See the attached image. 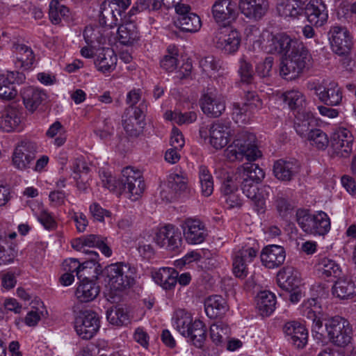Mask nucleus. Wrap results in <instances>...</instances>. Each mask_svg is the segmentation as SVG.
I'll return each mask as SVG.
<instances>
[{
  "instance_id": "nucleus-47",
  "label": "nucleus",
  "mask_w": 356,
  "mask_h": 356,
  "mask_svg": "<svg viewBox=\"0 0 356 356\" xmlns=\"http://www.w3.org/2000/svg\"><path fill=\"white\" fill-rule=\"evenodd\" d=\"M13 49L18 54L17 60L21 67L29 68L34 62V54L32 49L23 44H14Z\"/></svg>"
},
{
  "instance_id": "nucleus-23",
  "label": "nucleus",
  "mask_w": 356,
  "mask_h": 356,
  "mask_svg": "<svg viewBox=\"0 0 356 356\" xmlns=\"http://www.w3.org/2000/svg\"><path fill=\"white\" fill-rule=\"evenodd\" d=\"M262 264L268 268H274L281 266L286 258V252L283 247L270 245L265 247L261 253Z\"/></svg>"
},
{
  "instance_id": "nucleus-26",
  "label": "nucleus",
  "mask_w": 356,
  "mask_h": 356,
  "mask_svg": "<svg viewBox=\"0 0 356 356\" xmlns=\"http://www.w3.org/2000/svg\"><path fill=\"white\" fill-rule=\"evenodd\" d=\"M21 95L25 108L31 113L47 99L44 90L31 86L24 88Z\"/></svg>"
},
{
  "instance_id": "nucleus-18",
  "label": "nucleus",
  "mask_w": 356,
  "mask_h": 356,
  "mask_svg": "<svg viewBox=\"0 0 356 356\" xmlns=\"http://www.w3.org/2000/svg\"><path fill=\"white\" fill-rule=\"evenodd\" d=\"M147 108L144 101L140 102L138 106L134 108L133 114L122 120L124 129L129 136L137 137L143 132Z\"/></svg>"
},
{
  "instance_id": "nucleus-58",
  "label": "nucleus",
  "mask_w": 356,
  "mask_h": 356,
  "mask_svg": "<svg viewBox=\"0 0 356 356\" xmlns=\"http://www.w3.org/2000/svg\"><path fill=\"white\" fill-rule=\"evenodd\" d=\"M257 252L258 250L252 247H243L236 253L235 257L248 264L252 262L257 257Z\"/></svg>"
},
{
  "instance_id": "nucleus-57",
  "label": "nucleus",
  "mask_w": 356,
  "mask_h": 356,
  "mask_svg": "<svg viewBox=\"0 0 356 356\" xmlns=\"http://www.w3.org/2000/svg\"><path fill=\"white\" fill-rule=\"evenodd\" d=\"M114 128L113 123L110 119H105L103 122V127H100L95 131V133L102 140H109L113 134Z\"/></svg>"
},
{
  "instance_id": "nucleus-45",
  "label": "nucleus",
  "mask_w": 356,
  "mask_h": 356,
  "mask_svg": "<svg viewBox=\"0 0 356 356\" xmlns=\"http://www.w3.org/2000/svg\"><path fill=\"white\" fill-rule=\"evenodd\" d=\"M276 305V297L270 291H261L257 297V308L259 312H274Z\"/></svg>"
},
{
  "instance_id": "nucleus-13",
  "label": "nucleus",
  "mask_w": 356,
  "mask_h": 356,
  "mask_svg": "<svg viewBox=\"0 0 356 356\" xmlns=\"http://www.w3.org/2000/svg\"><path fill=\"white\" fill-rule=\"evenodd\" d=\"M328 36L333 52L339 56L349 53L353 41L346 28L339 26H332L328 32Z\"/></svg>"
},
{
  "instance_id": "nucleus-42",
  "label": "nucleus",
  "mask_w": 356,
  "mask_h": 356,
  "mask_svg": "<svg viewBox=\"0 0 356 356\" xmlns=\"http://www.w3.org/2000/svg\"><path fill=\"white\" fill-rule=\"evenodd\" d=\"M175 24L182 31L185 32H196L201 27L199 16L193 13L186 16L178 17Z\"/></svg>"
},
{
  "instance_id": "nucleus-46",
  "label": "nucleus",
  "mask_w": 356,
  "mask_h": 356,
  "mask_svg": "<svg viewBox=\"0 0 356 356\" xmlns=\"http://www.w3.org/2000/svg\"><path fill=\"white\" fill-rule=\"evenodd\" d=\"M49 7V19L54 24H60L62 18L69 13V8L58 0H51Z\"/></svg>"
},
{
  "instance_id": "nucleus-36",
  "label": "nucleus",
  "mask_w": 356,
  "mask_h": 356,
  "mask_svg": "<svg viewBox=\"0 0 356 356\" xmlns=\"http://www.w3.org/2000/svg\"><path fill=\"white\" fill-rule=\"evenodd\" d=\"M21 122V112L17 108L10 106L2 117L1 125L5 131L10 132L17 129Z\"/></svg>"
},
{
  "instance_id": "nucleus-43",
  "label": "nucleus",
  "mask_w": 356,
  "mask_h": 356,
  "mask_svg": "<svg viewBox=\"0 0 356 356\" xmlns=\"http://www.w3.org/2000/svg\"><path fill=\"white\" fill-rule=\"evenodd\" d=\"M277 11L281 16L285 17L296 18L305 13L306 6L299 5L297 3H292L280 0L277 4Z\"/></svg>"
},
{
  "instance_id": "nucleus-37",
  "label": "nucleus",
  "mask_w": 356,
  "mask_h": 356,
  "mask_svg": "<svg viewBox=\"0 0 356 356\" xmlns=\"http://www.w3.org/2000/svg\"><path fill=\"white\" fill-rule=\"evenodd\" d=\"M314 119L307 113H299L296 117L294 127L296 133L302 138H307L310 132L314 130Z\"/></svg>"
},
{
  "instance_id": "nucleus-9",
  "label": "nucleus",
  "mask_w": 356,
  "mask_h": 356,
  "mask_svg": "<svg viewBox=\"0 0 356 356\" xmlns=\"http://www.w3.org/2000/svg\"><path fill=\"white\" fill-rule=\"evenodd\" d=\"M120 183L129 194V199L131 201L138 200L145 187L141 172L134 170L131 166H127L122 170Z\"/></svg>"
},
{
  "instance_id": "nucleus-20",
  "label": "nucleus",
  "mask_w": 356,
  "mask_h": 356,
  "mask_svg": "<svg viewBox=\"0 0 356 356\" xmlns=\"http://www.w3.org/2000/svg\"><path fill=\"white\" fill-rule=\"evenodd\" d=\"M181 227L186 242L189 244L202 243L207 236V231L202 222L198 219L187 218Z\"/></svg>"
},
{
  "instance_id": "nucleus-28",
  "label": "nucleus",
  "mask_w": 356,
  "mask_h": 356,
  "mask_svg": "<svg viewBox=\"0 0 356 356\" xmlns=\"http://www.w3.org/2000/svg\"><path fill=\"white\" fill-rule=\"evenodd\" d=\"M277 282L281 288L291 292L298 288L301 280L299 273L293 267L287 266L278 272Z\"/></svg>"
},
{
  "instance_id": "nucleus-21",
  "label": "nucleus",
  "mask_w": 356,
  "mask_h": 356,
  "mask_svg": "<svg viewBox=\"0 0 356 356\" xmlns=\"http://www.w3.org/2000/svg\"><path fill=\"white\" fill-rule=\"evenodd\" d=\"M238 8L246 18L257 22L266 15L269 2L268 0H239Z\"/></svg>"
},
{
  "instance_id": "nucleus-2",
  "label": "nucleus",
  "mask_w": 356,
  "mask_h": 356,
  "mask_svg": "<svg viewBox=\"0 0 356 356\" xmlns=\"http://www.w3.org/2000/svg\"><path fill=\"white\" fill-rule=\"evenodd\" d=\"M255 142L254 134L245 131L239 132L226 148L224 155L231 162L241 161L244 158L250 161H255L261 156Z\"/></svg>"
},
{
  "instance_id": "nucleus-48",
  "label": "nucleus",
  "mask_w": 356,
  "mask_h": 356,
  "mask_svg": "<svg viewBox=\"0 0 356 356\" xmlns=\"http://www.w3.org/2000/svg\"><path fill=\"white\" fill-rule=\"evenodd\" d=\"M201 191L203 195L210 196L213 191V179L207 168L201 165L198 171Z\"/></svg>"
},
{
  "instance_id": "nucleus-35",
  "label": "nucleus",
  "mask_w": 356,
  "mask_h": 356,
  "mask_svg": "<svg viewBox=\"0 0 356 356\" xmlns=\"http://www.w3.org/2000/svg\"><path fill=\"white\" fill-rule=\"evenodd\" d=\"M231 336L229 325L222 321H218L210 326V337L216 346H225Z\"/></svg>"
},
{
  "instance_id": "nucleus-29",
  "label": "nucleus",
  "mask_w": 356,
  "mask_h": 356,
  "mask_svg": "<svg viewBox=\"0 0 356 356\" xmlns=\"http://www.w3.org/2000/svg\"><path fill=\"white\" fill-rule=\"evenodd\" d=\"M122 11L115 9L113 5L104 1L100 6L99 21L102 26H108L110 29L118 24L121 21Z\"/></svg>"
},
{
  "instance_id": "nucleus-64",
  "label": "nucleus",
  "mask_w": 356,
  "mask_h": 356,
  "mask_svg": "<svg viewBox=\"0 0 356 356\" xmlns=\"http://www.w3.org/2000/svg\"><path fill=\"white\" fill-rule=\"evenodd\" d=\"M233 273L236 277L243 279L248 275L247 264L234 257L233 261Z\"/></svg>"
},
{
  "instance_id": "nucleus-14",
  "label": "nucleus",
  "mask_w": 356,
  "mask_h": 356,
  "mask_svg": "<svg viewBox=\"0 0 356 356\" xmlns=\"http://www.w3.org/2000/svg\"><path fill=\"white\" fill-rule=\"evenodd\" d=\"M212 14L216 22L226 28L238 16L236 3L231 0H218L212 6Z\"/></svg>"
},
{
  "instance_id": "nucleus-34",
  "label": "nucleus",
  "mask_w": 356,
  "mask_h": 356,
  "mask_svg": "<svg viewBox=\"0 0 356 356\" xmlns=\"http://www.w3.org/2000/svg\"><path fill=\"white\" fill-rule=\"evenodd\" d=\"M237 174L243 179V181L250 180V182H261L264 177V170L257 164L248 163L238 168Z\"/></svg>"
},
{
  "instance_id": "nucleus-50",
  "label": "nucleus",
  "mask_w": 356,
  "mask_h": 356,
  "mask_svg": "<svg viewBox=\"0 0 356 356\" xmlns=\"http://www.w3.org/2000/svg\"><path fill=\"white\" fill-rule=\"evenodd\" d=\"M168 186L175 193L184 192L188 188V178L182 173L170 174L168 179Z\"/></svg>"
},
{
  "instance_id": "nucleus-53",
  "label": "nucleus",
  "mask_w": 356,
  "mask_h": 356,
  "mask_svg": "<svg viewBox=\"0 0 356 356\" xmlns=\"http://www.w3.org/2000/svg\"><path fill=\"white\" fill-rule=\"evenodd\" d=\"M161 8V0H137L135 6L131 9L130 13L134 15V11L139 12L145 10H157Z\"/></svg>"
},
{
  "instance_id": "nucleus-12",
  "label": "nucleus",
  "mask_w": 356,
  "mask_h": 356,
  "mask_svg": "<svg viewBox=\"0 0 356 356\" xmlns=\"http://www.w3.org/2000/svg\"><path fill=\"white\" fill-rule=\"evenodd\" d=\"M307 88L314 90L318 99L326 105L334 106L342 101V91L335 82H330L327 86L315 83H308Z\"/></svg>"
},
{
  "instance_id": "nucleus-32",
  "label": "nucleus",
  "mask_w": 356,
  "mask_h": 356,
  "mask_svg": "<svg viewBox=\"0 0 356 356\" xmlns=\"http://www.w3.org/2000/svg\"><path fill=\"white\" fill-rule=\"evenodd\" d=\"M250 181V180L242 181L241 189L243 194L254 202L257 210L259 211L264 208L267 193H264V188H259L257 183Z\"/></svg>"
},
{
  "instance_id": "nucleus-31",
  "label": "nucleus",
  "mask_w": 356,
  "mask_h": 356,
  "mask_svg": "<svg viewBox=\"0 0 356 356\" xmlns=\"http://www.w3.org/2000/svg\"><path fill=\"white\" fill-rule=\"evenodd\" d=\"M178 272L172 268H161L152 274L154 282L165 290L173 289L177 282Z\"/></svg>"
},
{
  "instance_id": "nucleus-6",
  "label": "nucleus",
  "mask_w": 356,
  "mask_h": 356,
  "mask_svg": "<svg viewBox=\"0 0 356 356\" xmlns=\"http://www.w3.org/2000/svg\"><path fill=\"white\" fill-rule=\"evenodd\" d=\"M325 327L330 341L335 346L345 347L350 342L352 330L346 319L335 316L327 321Z\"/></svg>"
},
{
  "instance_id": "nucleus-51",
  "label": "nucleus",
  "mask_w": 356,
  "mask_h": 356,
  "mask_svg": "<svg viewBox=\"0 0 356 356\" xmlns=\"http://www.w3.org/2000/svg\"><path fill=\"white\" fill-rule=\"evenodd\" d=\"M238 63V72L240 75L241 81L245 83H252L254 74L252 64L245 58V56H243L239 59Z\"/></svg>"
},
{
  "instance_id": "nucleus-10",
  "label": "nucleus",
  "mask_w": 356,
  "mask_h": 356,
  "mask_svg": "<svg viewBox=\"0 0 356 356\" xmlns=\"http://www.w3.org/2000/svg\"><path fill=\"white\" fill-rule=\"evenodd\" d=\"M353 136L352 133L344 127L337 128L330 138V147L332 154L339 156L348 157L353 149Z\"/></svg>"
},
{
  "instance_id": "nucleus-7",
  "label": "nucleus",
  "mask_w": 356,
  "mask_h": 356,
  "mask_svg": "<svg viewBox=\"0 0 356 356\" xmlns=\"http://www.w3.org/2000/svg\"><path fill=\"white\" fill-rule=\"evenodd\" d=\"M200 106L205 115L218 118L225 111V97L214 86H208L201 97Z\"/></svg>"
},
{
  "instance_id": "nucleus-39",
  "label": "nucleus",
  "mask_w": 356,
  "mask_h": 356,
  "mask_svg": "<svg viewBox=\"0 0 356 356\" xmlns=\"http://www.w3.org/2000/svg\"><path fill=\"white\" fill-rule=\"evenodd\" d=\"M99 266L97 260L93 261L90 258L82 263L76 275L79 282H94L95 280H97L99 275L97 269Z\"/></svg>"
},
{
  "instance_id": "nucleus-1",
  "label": "nucleus",
  "mask_w": 356,
  "mask_h": 356,
  "mask_svg": "<svg viewBox=\"0 0 356 356\" xmlns=\"http://www.w3.org/2000/svg\"><path fill=\"white\" fill-rule=\"evenodd\" d=\"M270 45V51L285 55L280 65V75L284 79H295L311 67V54L296 38L279 33L272 38Z\"/></svg>"
},
{
  "instance_id": "nucleus-62",
  "label": "nucleus",
  "mask_w": 356,
  "mask_h": 356,
  "mask_svg": "<svg viewBox=\"0 0 356 356\" xmlns=\"http://www.w3.org/2000/svg\"><path fill=\"white\" fill-rule=\"evenodd\" d=\"M38 220L40 222L44 227L45 229L49 230H53L56 228L57 224L52 217L51 213H49L46 210H42L38 217Z\"/></svg>"
},
{
  "instance_id": "nucleus-52",
  "label": "nucleus",
  "mask_w": 356,
  "mask_h": 356,
  "mask_svg": "<svg viewBox=\"0 0 356 356\" xmlns=\"http://www.w3.org/2000/svg\"><path fill=\"white\" fill-rule=\"evenodd\" d=\"M205 312L213 310H229L226 300L219 295L211 296L204 300Z\"/></svg>"
},
{
  "instance_id": "nucleus-19",
  "label": "nucleus",
  "mask_w": 356,
  "mask_h": 356,
  "mask_svg": "<svg viewBox=\"0 0 356 356\" xmlns=\"http://www.w3.org/2000/svg\"><path fill=\"white\" fill-rule=\"evenodd\" d=\"M287 341L296 348H304L308 342V331L305 326L296 321H289L283 327Z\"/></svg>"
},
{
  "instance_id": "nucleus-3",
  "label": "nucleus",
  "mask_w": 356,
  "mask_h": 356,
  "mask_svg": "<svg viewBox=\"0 0 356 356\" xmlns=\"http://www.w3.org/2000/svg\"><path fill=\"white\" fill-rule=\"evenodd\" d=\"M173 325L188 341L197 348H202L207 338V330L203 322L193 320L191 313H177L172 318Z\"/></svg>"
},
{
  "instance_id": "nucleus-27",
  "label": "nucleus",
  "mask_w": 356,
  "mask_h": 356,
  "mask_svg": "<svg viewBox=\"0 0 356 356\" xmlns=\"http://www.w3.org/2000/svg\"><path fill=\"white\" fill-rule=\"evenodd\" d=\"M209 131L210 143L215 149H220L227 145L231 136V130L227 125L214 123L210 127Z\"/></svg>"
},
{
  "instance_id": "nucleus-60",
  "label": "nucleus",
  "mask_w": 356,
  "mask_h": 356,
  "mask_svg": "<svg viewBox=\"0 0 356 356\" xmlns=\"http://www.w3.org/2000/svg\"><path fill=\"white\" fill-rule=\"evenodd\" d=\"M273 65V58L270 56L267 57L263 62L257 65L256 72L262 78L269 76H270Z\"/></svg>"
},
{
  "instance_id": "nucleus-41",
  "label": "nucleus",
  "mask_w": 356,
  "mask_h": 356,
  "mask_svg": "<svg viewBox=\"0 0 356 356\" xmlns=\"http://www.w3.org/2000/svg\"><path fill=\"white\" fill-rule=\"evenodd\" d=\"M120 42L124 45H132L138 39V30L132 23L120 25L118 29Z\"/></svg>"
},
{
  "instance_id": "nucleus-24",
  "label": "nucleus",
  "mask_w": 356,
  "mask_h": 356,
  "mask_svg": "<svg viewBox=\"0 0 356 356\" xmlns=\"http://www.w3.org/2000/svg\"><path fill=\"white\" fill-rule=\"evenodd\" d=\"M213 42L217 48L224 51L226 54L236 51L241 43L240 33L236 31H230L228 34L223 35L222 31H218L213 38Z\"/></svg>"
},
{
  "instance_id": "nucleus-38",
  "label": "nucleus",
  "mask_w": 356,
  "mask_h": 356,
  "mask_svg": "<svg viewBox=\"0 0 356 356\" xmlns=\"http://www.w3.org/2000/svg\"><path fill=\"white\" fill-rule=\"evenodd\" d=\"M332 293L340 299L352 298L356 296V286L351 280L339 278L332 288Z\"/></svg>"
},
{
  "instance_id": "nucleus-5",
  "label": "nucleus",
  "mask_w": 356,
  "mask_h": 356,
  "mask_svg": "<svg viewBox=\"0 0 356 356\" xmlns=\"http://www.w3.org/2000/svg\"><path fill=\"white\" fill-rule=\"evenodd\" d=\"M107 238L97 234H89L77 238L72 241V247L77 250L89 256L91 260L97 261L99 254L97 252L90 250V248H98L106 257L112 254V250L108 245Z\"/></svg>"
},
{
  "instance_id": "nucleus-59",
  "label": "nucleus",
  "mask_w": 356,
  "mask_h": 356,
  "mask_svg": "<svg viewBox=\"0 0 356 356\" xmlns=\"http://www.w3.org/2000/svg\"><path fill=\"white\" fill-rule=\"evenodd\" d=\"M250 111L249 106L245 103L241 106L238 103L233 104V118L236 122H243L247 120V112Z\"/></svg>"
},
{
  "instance_id": "nucleus-49",
  "label": "nucleus",
  "mask_w": 356,
  "mask_h": 356,
  "mask_svg": "<svg viewBox=\"0 0 356 356\" xmlns=\"http://www.w3.org/2000/svg\"><path fill=\"white\" fill-rule=\"evenodd\" d=\"M307 139L312 146L319 150H325L330 142L327 134L320 129L312 130Z\"/></svg>"
},
{
  "instance_id": "nucleus-4",
  "label": "nucleus",
  "mask_w": 356,
  "mask_h": 356,
  "mask_svg": "<svg viewBox=\"0 0 356 356\" xmlns=\"http://www.w3.org/2000/svg\"><path fill=\"white\" fill-rule=\"evenodd\" d=\"M296 221L302 230L314 236H325L330 230V220L327 214L322 211L311 213L306 209H298Z\"/></svg>"
},
{
  "instance_id": "nucleus-15",
  "label": "nucleus",
  "mask_w": 356,
  "mask_h": 356,
  "mask_svg": "<svg viewBox=\"0 0 356 356\" xmlns=\"http://www.w3.org/2000/svg\"><path fill=\"white\" fill-rule=\"evenodd\" d=\"M154 239L159 246L170 251L178 250L182 243L181 232L172 225H167L160 228Z\"/></svg>"
},
{
  "instance_id": "nucleus-22",
  "label": "nucleus",
  "mask_w": 356,
  "mask_h": 356,
  "mask_svg": "<svg viewBox=\"0 0 356 356\" xmlns=\"http://www.w3.org/2000/svg\"><path fill=\"white\" fill-rule=\"evenodd\" d=\"M308 21L316 26H323L327 20V7L323 0H311L305 8Z\"/></svg>"
},
{
  "instance_id": "nucleus-11",
  "label": "nucleus",
  "mask_w": 356,
  "mask_h": 356,
  "mask_svg": "<svg viewBox=\"0 0 356 356\" xmlns=\"http://www.w3.org/2000/svg\"><path fill=\"white\" fill-rule=\"evenodd\" d=\"M100 327L99 318L97 313H78L74 319V329L83 339H90Z\"/></svg>"
},
{
  "instance_id": "nucleus-30",
  "label": "nucleus",
  "mask_w": 356,
  "mask_h": 356,
  "mask_svg": "<svg viewBox=\"0 0 356 356\" xmlns=\"http://www.w3.org/2000/svg\"><path fill=\"white\" fill-rule=\"evenodd\" d=\"M316 270L320 276L327 278H342L343 274L341 266L333 259L323 257L318 260L316 264Z\"/></svg>"
},
{
  "instance_id": "nucleus-8",
  "label": "nucleus",
  "mask_w": 356,
  "mask_h": 356,
  "mask_svg": "<svg viewBox=\"0 0 356 356\" xmlns=\"http://www.w3.org/2000/svg\"><path fill=\"white\" fill-rule=\"evenodd\" d=\"M106 272L108 284L113 290L122 291L129 287L134 282L130 267L125 264H112L106 267Z\"/></svg>"
},
{
  "instance_id": "nucleus-40",
  "label": "nucleus",
  "mask_w": 356,
  "mask_h": 356,
  "mask_svg": "<svg viewBox=\"0 0 356 356\" xmlns=\"http://www.w3.org/2000/svg\"><path fill=\"white\" fill-rule=\"evenodd\" d=\"M99 293V287L95 282H80L76 296L81 302L94 300Z\"/></svg>"
},
{
  "instance_id": "nucleus-63",
  "label": "nucleus",
  "mask_w": 356,
  "mask_h": 356,
  "mask_svg": "<svg viewBox=\"0 0 356 356\" xmlns=\"http://www.w3.org/2000/svg\"><path fill=\"white\" fill-rule=\"evenodd\" d=\"M275 204L277 210L282 218L286 217L293 209L291 204L282 197H277Z\"/></svg>"
},
{
  "instance_id": "nucleus-44",
  "label": "nucleus",
  "mask_w": 356,
  "mask_h": 356,
  "mask_svg": "<svg viewBox=\"0 0 356 356\" xmlns=\"http://www.w3.org/2000/svg\"><path fill=\"white\" fill-rule=\"evenodd\" d=\"M281 98L285 102L290 109L297 110L298 113L305 104V97L304 95L298 90H288L282 93Z\"/></svg>"
},
{
  "instance_id": "nucleus-55",
  "label": "nucleus",
  "mask_w": 356,
  "mask_h": 356,
  "mask_svg": "<svg viewBox=\"0 0 356 356\" xmlns=\"http://www.w3.org/2000/svg\"><path fill=\"white\" fill-rule=\"evenodd\" d=\"M200 66L207 74L211 72H217L220 68L219 60H216L213 56L210 55L200 60Z\"/></svg>"
},
{
  "instance_id": "nucleus-17",
  "label": "nucleus",
  "mask_w": 356,
  "mask_h": 356,
  "mask_svg": "<svg viewBox=\"0 0 356 356\" xmlns=\"http://www.w3.org/2000/svg\"><path fill=\"white\" fill-rule=\"evenodd\" d=\"M25 79V75L18 71L0 74V99L5 101L14 99L18 93L15 84L22 83Z\"/></svg>"
},
{
  "instance_id": "nucleus-61",
  "label": "nucleus",
  "mask_w": 356,
  "mask_h": 356,
  "mask_svg": "<svg viewBox=\"0 0 356 356\" xmlns=\"http://www.w3.org/2000/svg\"><path fill=\"white\" fill-rule=\"evenodd\" d=\"M90 213L95 220L103 222L104 217H109L111 212L104 209L99 204L94 202L90 206Z\"/></svg>"
},
{
  "instance_id": "nucleus-54",
  "label": "nucleus",
  "mask_w": 356,
  "mask_h": 356,
  "mask_svg": "<svg viewBox=\"0 0 356 356\" xmlns=\"http://www.w3.org/2000/svg\"><path fill=\"white\" fill-rule=\"evenodd\" d=\"M108 321L117 327L127 326L131 323L129 313H106Z\"/></svg>"
},
{
  "instance_id": "nucleus-56",
  "label": "nucleus",
  "mask_w": 356,
  "mask_h": 356,
  "mask_svg": "<svg viewBox=\"0 0 356 356\" xmlns=\"http://www.w3.org/2000/svg\"><path fill=\"white\" fill-rule=\"evenodd\" d=\"M244 98L245 100V104L249 106L250 112H254L262 108V101L256 92L247 91L245 93Z\"/></svg>"
},
{
  "instance_id": "nucleus-25",
  "label": "nucleus",
  "mask_w": 356,
  "mask_h": 356,
  "mask_svg": "<svg viewBox=\"0 0 356 356\" xmlns=\"http://www.w3.org/2000/svg\"><path fill=\"white\" fill-rule=\"evenodd\" d=\"M299 163L296 160L279 159L274 163L273 174L282 181H290L298 172Z\"/></svg>"
},
{
  "instance_id": "nucleus-33",
  "label": "nucleus",
  "mask_w": 356,
  "mask_h": 356,
  "mask_svg": "<svg viewBox=\"0 0 356 356\" xmlns=\"http://www.w3.org/2000/svg\"><path fill=\"white\" fill-rule=\"evenodd\" d=\"M117 56L111 48H104L95 60L97 70L103 73L111 72L115 68Z\"/></svg>"
},
{
  "instance_id": "nucleus-16",
  "label": "nucleus",
  "mask_w": 356,
  "mask_h": 356,
  "mask_svg": "<svg viewBox=\"0 0 356 356\" xmlns=\"http://www.w3.org/2000/svg\"><path fill=\"white\" fill-rule=\"evenodd\" d=\"M37 145L34 142L24 140L18 143L13 154V163L15 168L23 170L29 168L35 158Z\"/></svg>"
}]
</instances>
